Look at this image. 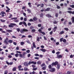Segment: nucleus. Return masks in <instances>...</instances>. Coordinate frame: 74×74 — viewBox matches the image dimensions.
Returning <instances> with one entry per match:
<instances>
[{"mask_svg": "<svg viewBox=\"0 0 74 74\" xmlns=\"http://www.w3.org/2000/svg\"><path fill=\"white\" fill-rule=\"evenodd\" d=\"M59 62L58 61H56L54 62H53L51 64V65L53 67V66H57L56 68L57 69L59 70L60 69V64H59Z\"/></svg>", "mask_w": 74, "mask_h": 74, "instance_id": "f257e3e1", "label": "nucleus"}, {"mask_svg": "<svg viewBox=\"0 0 74 74\" xmlns=\"http://www.w3.org/2000/svg\"><path fill=\"white\" fill-rule=\"evenodd\" d=\"M28 32V30L27 29H22L20 31L21 33H24V32Z\"/></svg>", "mask_w": 74, "mask_h": 74, "instance_id": "f03ea898", "label": "nucleus"}, {"mask_svg": "<svg viewBox=\"0 0 74 74\" xmlns=\"http://www.w3.org/2000/svg\"><path fill=\"white\" fill-rule=\"evenodd\" d=\"M23 24V25L25 26H27V24H26V23L25 21L23 22H21L19 23V25H22Z\"/></svg>", "mask_w": 74, "mask_h": 74, "instance_id": "7ed1b4c3", "label": "nucleus"}, {"mask_svg": "<svg viewBox=\"0 0 74 74\" xmlns=\"http://www.w3.org/2000/svg\"><path fill=\"white\" fill-rule=\"evenodd\" d=\"M14 26H16V24L15 23H10V25H8L9 27H14Z\"/></svg>", "mask_w": 74, "mask_h": 74, "instance_id": "20e7f679", "label": "nucleus"}, {"mask_svg": "<svg viewBox=\"0 0 74 74\" xmlns=\"http://www.w3.org/2000/svg\"><path fill=\"white\" fill-rule=\"evenodd\" d=\"M8 38H6V39L4 40V42L6 44H8Z\"/></svg>", "mask_w": 74, "mask_h": 74, "instance_id": "39448f33", "label": "nucleus"}, {"mask_svg": "<svg viewBox=\"0 0 74 74\" xmlns=\"http://www.w3.org/2000/svg\"><path fill=\"white\" fill-rule=\"evenodd\" d=\"M38 31L40 33H42V34L43 35H45V33L44 32H42L41 29H39L38 30Z\"/></svg>", "mask_w": 74, "mask_h": 74, "instance_id": "423d86ee", "label": "nucleus"}, {"mask_svg": "<svg viewBox=\"0 0 74 74\" xmlns=\"http://www.w3.org/2000/svg\"><path fill=\"white\" fill-rule=\"evenodd\" d=\"M50 71L51 72H54V71H55V69L53 68H51V69L50 70Z\"/></svg>", "mask_w": 74, "mask_h": 74, "instance_id": "0eeeda50", "label": "nucleus"}, {"mask_svg": "<svg viewBox=\"0 0 74 74\" xmlns=\"http://www.w3.org/2000/svg\"><path fill=\"white\" fill-rule=\"evenodd\" d=\"M24 64L25 66H26V67H28L29 66L27 62H24Z\"/></svg>", "mask_w": 74, "mask_h": 74, "instance_id": "6e6552de", "label": "nucleus"}, {"mask_svg": "<svg viewBox=\"0 0 74 74\" xmlns=\"http://www.w3.org/2000/svg\"><path fill=\"white\" fill-rule=\"evenodd\" d=\"M46 16L48 17L49 18H52V16H51V15L49 14H46Z\"/></svg>", "mask_w": 74, "mask_h": 74, "instance_id": "1a4fd4ad", "label": "nucleus"}, {"mask_svg": "<svg viewBox=\"0 0 74 74\" xmlns=\"http://www.w3.org/2000/svg\"><path fill=\"white\" fill-rule=\"evenodd\" d=\"M67 12H68V13H69V14H72L73 15H74V11L72 12L71 11H68Z\"/></svg>", "mask_w": 74, "mask_h": 74, "instance_id": "9d476101", "label": "nucleus"}, {"mask_svg": "<svg viewBox=\"0 0 74 74\" xmlns=\"http://www.w3.org/2000/svg\"><path fill=\"white\" fill-rule=\"evenodd\" d=\"M57 58H58V59H60V58H62V55H57Z\"/></svg>", "mask_w": 74, "mask_h": 74, "instance_id": "9b49d317", "label": "nucleus"}, {"mask_svg": "<svg viewBox=\"0 0 74 74\" xmlns=\"http://www.w3.org/2000/svg\"><path fill=\"white\" fill-rule=\"evenodd\" d=\"M51 8H47L45 10V11H49Z\"/></svg>", "mask_w": 74, "mask_h": 74, "instance_id": "f8f14e48", "label": "nucleus"}, {"mask_svg": "<svg viewBox=\"0 0 74 74\" xmlns=\"http://www.w3.org/2000/svg\"><path fill=\"white\" fill-rule=\"evenodd\" d=\"M35 42H34L33 43L32 45L33 47H34L35 48H36V44H35Z\"/></svg>", "mask_w": 74, "mask_h": 74, "instance_id": "ddd939ff", "label": "nucleus"}, {"mask_svg": "<svg viewBox=\"0 0 74 74\" xmlns=\"http://www.w3.org/2000/svg\"><path fill=\"white\" fill-rule=\"evenodd\" d=\"M53 30H54V32H55L56 31V29H57V27H55L53 28Z\"/></svg>", "mask_w": 74, "mask_h": 74, "instance_id": "4468645a", "label": "nucleus"}, {"mask_svg": "<svg viewBox=\"0 0 74 74\" xmlns=\"http://www.w3.org/2000/svg\"><path fill=\"white\" fill-rule=\"evenodd\" d=\"M27 11L28 12V13H32V12L31 11V10H30L29 9H28L27 10Z\"/></svg>", "mask_w": 74, "mask_h": 74, "instance_id": "2eb2a0df", "label": "nucleus"}, {"mask_svg": "<svg viewBox=\"0 0 74 74\" xmlns=\"http://www.w3.org/2000/svg\"><path fill=\"white\" fill-rule=\"evenodd\" d=\"M8 43H12L13 42V40H8Z\"/></svg>", "mask_w": 74, "mask_h": 74, "instance_id": "dca6fc26", "label": "nucleus"}, {"mask_svg": "<svg viewBox=\"0 0 74 74\" xmlns=\"http://www.w3.org/2000/svg\"><path fill=\"white\" fill-rule=\"evenodd\" d=\"M71 19L72 20V23H74V16L72 17Z\"/></svg>", "mask_w": 74, "mask_h": 74, "instance_id": "f3484780", "label": "nucleus"}, {"mask_svg": "<svg viewBox=\"0 0 74 74\" xmlns=\"http://www.w3.org/2000/svg\"><path fill=\"white\" fill-rule=\"evenodd\" d=\"M40 51H42V52H45L46 51V50L45 49H40Z\"/></svg>", "mask_w": 74, "mask_h": 74, "instance_id": "a211bd4d", "label": "nucleus"}, {"mask_svg": "<svg viewBox=\"0 0 74 74\" xmlns=\"http://www.w3.org/2000/svg\"><path fill=\"white\" fill-rule=\"evenodd\" d=\"M33 20L35 21H37V18L36 17H34L33 18Z\"/></svg>", "mask_w": 74, "mask_h": 74, "instance_id": "6ab92c4d", "label": "nucleus"}, {"mask_svg": "<svg viewBox=\"0 0 74 74\" xmlns=\"http://www.w3.org/2000/svg\"><path fill=\"white\" fill-rule=\"evenodd\" d=\"M37 64H38V65H39V64H41V62H40V61H38L37 62Z\"/></svg>", "mask_w": 74, "mask_h": 74, "instance_id": "aec40b11", "label": "nucleus"}, {"mask_svg": "<svg viewBox=\"0 0 74 74\" xmlns=\"http://www.w3.org/2000/svg\"><path fill=\"white\" fill-rule=\"evenodd\" d=\"M33 62H32V61H29L28 62V65H30V64H32Z\"/></svg>", "mask_w": 74, "mask_h": 74, "instance_id": "412c9836", "label": "nucleus"}, {"mask_svg": "<svg viewBox=\"0 0 74 74\" xmlns=\"http://www.w3.org/2000/svg\"><path fill=\"white\" fill-rule=\"evenodd\" d=\"M7 32H9V33H11V32H12V31L11 30L8 29L7 30Z\"/></svg>", "mask_w": 74, "mask_h": 74, "instance_id": "4be33fe9", "label": "nucleus"}, {"mask_svg": "<svg viewBox=\"0 0 74 74\" xmlns=\"http://www.w3.org/2000/svg\"><path fill=\"white\" fill-rule=\"evenodd\" d=\"M28 4L29 5V7H32V5H31V3L30 2L28 3Z\"/></svg>", "mask_w": 74, "mask_h": 74, "instance_id": "5701e85b", "label": "nucleus"}, {"mask_svg": "<svg viewBox=\"0 0 74 74\" xmlns=\"http://www.w3.org/2000/svg\"><path fill=\"white\" fill-rule=\"evenodd\" d=\"M51 65H52V64L48 66V68L49 69H52V66Z\"/></svg>", "mask_w": 74, "mask_h": 74, "instance_id": "b1692460", "label": "nucleus"}, {"mask_svg": "<svg viewBox=\"0 0 74 74\" xmlns=\"http://www.w3.org/2000/svg\"><path fill=\"white\" fill-rule=\"evenodd\" d=\"M64 31H62L60 33V34H64Z\"/></svg>", "mask_w": 74, "mask_h": 74, "instance_id": "393cba45", "label": "nucleus"}, {"mask_svg": "<svg viewBox=\"0 0 74 74\" xmlns=\"http://www.w3.org/2000/svg\"><path fill=\"white\" fill-rule=\"evenodd\" d=\"M62 41L64 43H66V41H67V40L65 39H64L62 40Z\"/></svg>", "mask_w": 74, "mask_h": 74, "instance_id": "a878e982", "label": "nucleus"}, {"mask_svg": "<svg viewBox=\"0 0 74 74\" xmlns=\"http://www.w3.org/2000/svg\"><path fill=\"white\" fill-rule=\"evenodd\" d=\"M16 68H15V67H14L12 69V71H16Z\"/></svg>", "mask_w": 74, "mask_h": 74, "instance_id": "bb28decb", "label": "nucleus"}, {"mask_svg": "<svg viewBox=\"0 0 74 74\" xmlns=\"http://www.w3.org/2000/svg\"><path fill=\"white\" fill-rule=\"evenodd\" d=\"M28 69L27 68V67H25L24 68V70L25 71H27Z\"/></svg>", "mask_w": 74, "mask_h": 74, "instance_id": "cd10ccee", "label": "nucleus"}, {"mask_svg": "<svg viewBox=\"0 0 74 74\" xmlns=\"http://www.w3.org/2000/svg\"><path fill=\"white\" fill-rule=\"evenodd\" d=\"M18 18L17 17H14L11 18L12 20H13V19H17Z\"/></svg>", "mask_w": 74, "mask_h": 74, "instance_id": "c85d7f7f", "label": "nucleus"}, {"mask_svg": "<svg viewBox=\"0 0 74 74\" xmlns=\"http://www.w3.org/2000/svg\"><path fill=\"white\" fill-rule=\"evenodd\" d=\"M25 43H24L23 42H21V45H23Z\"/></svg>", "mask_w": 74, "mask_h": 74, "instance_id": "c756f323", "label": "nucleus"}, {"mask_svg": "<svg viewBox=\"0 0 74 74\" xmlns=\"http://www.w3.org/2000/svg\"><path fill=\"white\" fill-rule=\"evenodd\" d=\"M44 6V4L43 3H42L41 6H40V7H42V8H43Z\"/></svg>", "mask_w": 74, "mask_h": 74, "instance_id": "7c9ffc66", "label": "nucleus"}, {"mask_svg": "<svg viewBox=\"0 0 74 74\" xmlns=\"http://www.w3.org/2000/svg\"><path fill=\"white\" fill-rule=\"evenodd\" d=\"M19 55L20 58H23V55H22V54H19Z\"/></svg>", "mask_w": 74, "mask_h": 74, "instance_id": "2f4dec72", "label": "nucleus"}, {"mask_svg": "<svg viewBox=\"0 0 74 74\" xmlns=\"http://www.w3.org/2000/svg\"><path fill=\"white\" fill-rule=\"evenodd\" d=\"M18 55H19V54L18 53H16L15 54V56L16 57V58H17L18 57Z\"/></svg>", "mask_w": 74, "mask_h": 74, "instance_id": "473e14b6", "label": "nucleus"}, {"mask_svg": "<svg viewBox=\"0 0 74 74\" xmlns=\"http://www.w3.org/2000/svg\"><path fill=\"white\" fill-rule=\"evenodd\" d=\"M2 22H5V20H3L2 19H1L0 20Z\"/></svg>", "mask_w": 74, "mask_h": 74, "instance_id": "72a5a7b5", "label": "nucleus"}, {"mask_svg": "<svg viewBox=\"0 0 74 74\" xmlns=\"http://www.w3.org/2000/svg\"><path fill=\"white\" fill-rule=\"evenodd\" d=\"M70 7H71L72 8H74V5H70Z\"/></svg>", "mask_w": 74, "mask_h": 74, "instance_id": "f704fd0d", "label": "nucleus"}, {"mask_svg": "<svg viewBox=\"0 0 74 74\" xmlns=\"http://www.w3.org/2000/svg\"><path fill=\"white\" fill-rule=\"evenodd\" d=\"M37 41H38V42H39L40 41V38L39 37H38L36 39Z\"/></svg>", "mask_w": 74, "mask_h": 74, "instance_id": "c9c22d12", "label": "nucleus"}, {"mask_svg": "<svg viewBox=\"0 0 74 74\" xmlns=\"http://www.w3.org/2000/svg\"><path fill=\"white\" fill-rule=\"evenodd\" d=\"M72 72H70V71H67V74H71Z\"/></svg>", "mask_w": 74, "mask_h": 74, "instance_id": "e433bc0d", "label": "nucleus"}, {"mask_svg": "<svg viewBox=\"0 0 74 74\" xmlns=\"http://www.w3.org/2000/svg\"><path fill=\"white\" fill-rule=\"evenodd\" d=\"M42 69L43 70H46V67L45 66L43 67L42 68Z\"/></svg>", "mask_w": 74, "mask_h": 74, "instance_id": "4c0bfd02", "label": "nucleus"}, {"mask_svg": "<svg viewBox=\"0 0 74 74\" xmlns=\"http://www.w3.org/2000/svg\"><path fill=\"white\" fill-rule=\"evenodd\" d=\"M58 22L56 21H55L53 22V23L54 24H56L58 23Z\"/></svg>", "mask_w": 74, "mask_h": 74, "instance_id": "58836bf2", "label": "nucleus"}, {"mask_svg": "<svg viewBox=\"0 0 74 74\" xmlns=\"http://www.w3.org/2000/svg\"><path fill=\"white\" fill-rule=\"evenodd\" d=\"M35 56H40L38 54L36 53L35 54Z\"/></svg>", "mask_w": 74, "mask_h": 74, "instance_id": "ea45409f", "label": "nucleus"}, {"mask_svg": "<svg viewBox=\"0 0 74 74\" xmlns=\"http://www.w3.org/2000/svg\"><path fill=\"white\" fill-rule=\"evenodd\" d=\"M8 74V71H4V74Z\"/></svg>", "mask_w": 74, "mask_h": 74, "instance_id": "a19ab883", "label": "nucleus"}, {"mask_svg": "<svg viewBox=\"0 0 74 74\" xmlns=\"http://www.w3.org/2000/svg\"><path fill=\"white\" fill-rule=\"evenodd\" d=\"M63 38H62L60 39V40L61 42H62V41H63Z\"/></svg>", "mask_w": 74, "mask_h": 74, "instance_id": "79ce46f5", "label": "nucleus"}, {"mask_svg": "<svg viewBox=\"0 0 74 74\" xmlns=\"http://www.w3.org/2000/svg\"><path fill=\"white\" fill-rule=\"evenodd\" d=\"M12 15L10 14V15H9V18H12Z\"/></svg>", "mask_w": 74, "mask_h": 74, "instance_id": "37998d69", "label": "nucleus"}, {"mask_svg": "<svg viewBox=\"0 0 74 74\" xmlns=\"http://www.w3.org/2000/svg\"><path fill=\"white\" fill-rule=\"evenodd\" d=\"M16 30H17V31L18 32H20V29H19V28H17Z\"/></svg>", "mask_w": 74, "mask_h": 74, "instance_id": "c03bdc74", "label": "nucleus"}, {"mask_svg": "<svg viewBox=\"0 0 74 74\" xmlns=\"http://www.w3.org/2000/svg\"><path fill=\"white\" fill-rule=\"evenodd\" d=\"M26 52H23V56H25V55H26Z\"/></svg>", "mask_w": 74, "mask_h": 74, "instance_id": "a18cd8bd", "label": "nucleus"}, {"mask_svg": "<svg viewBox=\"0 0 74 74\" xmlns=\"http://www.w3.org/2000/svg\"><path fill=\"white\" fill-rule=\"evenodd\" d=\"M64 29L65 30H66V31H68L69 30V29L68 28H65Z\"/></svg>", "mask_w": 74, "mask_h": 74, "instance_id": "49530a36", "label": "nucleus"}, {"mask_svg": "<svg viewBox=\"0 0 74 74\" xmlns=\"http://www.w3.org/2000/svg\"><path fill=\"white\" fill-rule=\"evenodd\" d=\"M1 14H5V12H4L3 11H2L1 12Z\"/></svg>", "mask_w": 74, "mask_h": 74, "instance_id": "de8ad7c7", "label": "nucleus"}, {"mask_svg": "<svg viewBox=\"0 0 74 74\" xmlns=\"http://www.w3.org/2000/svg\"><path fill=\"white\" fill-rule=\"evenodd\" d=\"M32 64H37V62H36L32 61Z\"/></svg>", "mask_w": 74, "mask_h": 74, "instance_id": "09e8293b", "label": "nucleus"}, {"mask_svg": "<svg viewBox=\"0 0 74 74\" xmlns=\"http://www.w3.org/2000/svg\"><path fill=\"white\" fill-rule=\"evenodd\" d=\"M30 22H33V20L31 18L29 19V21Z\"/></svg>", "mask_w": 74, "mask_h": 74, "instance_id": "8fccbe9b", "label": "nucleus"}, {"mask_svg": "<svg viewBox=\"0 0 74 74\" xmlns=\"http://www.w3.org/2000/svg\"><path fill=\"white\" fill-rule=\"evenodd\" d=\"M55 16L56 18H57V17H58V13H56V14Z\"/></svg>", "mask_w": 74, "mask_h": 74, "instance_id": "3c124183", "label": "nucleus"}, {"mask_svg": "<svg viewBox=\"0 0 74 74\" xmlns=\"http://www.w3.org/2000/svg\"><path fill=\"white\" fill-rule=\"evenodd\" d=\"M33 70H34L35 71H36V70H37V68H33Z\"/></svg>", "mask_w": 74, "mask_h": 74, "instance_id": "603ef678", "label": "nucleus"}, {"mask_svg": "<svg viewBox=\"0 0 74 74\" xmlns=\"http://www.w3.org/2000/svg\"><path fill=\"white\" fill-rule=\"evenodd\" d=\"M38 26L39 27H41V24H39L38 25Z\"/></svg>", "mask_w": 74, "mask_h": 74, "instance_id": "864d4df0", "label": "nucleus"}, {"mask_svg": "<svg viewBox=\"0 0 74 74\" xmlns=\"http://www.w3.org/2000/svg\"><path fill=\"white\" fill-rule=\"evenodd\" d=\"M32 32H36V30L35 29H33L32 30Z\"/></svg>", "mask_w": 74, "mask_h": 74, "instance_id": "5fc2aeb1", "label": "nucleus"}, {"mask_svg": "<svg viewBox=\"0 0 74 74\" xmlns=\"http://www.w3.org/2000/svg\"><path fill=\"white\" fill-rule=\"evenodd\" d=\"M45 64H44V63L42 64V65H41V66L42 67H43V66H45Z\"/></svg>", "mask_w": 74, "mask_h": 74, "instance_id": "6e6d98bb", "label": "nucleus"}, {"mask_svg": "<svg viewBox=\"0 0 74 74\" xmlns=\"http://www.w3.org/2000/svg\"><path fill=\"white\" fill-rule=\"evenodd\" d=\"M28 38H32V36H31V35H29L28 36Z\"/></svg>", "mask_w": 74, "mask_h": 74, "instance_id": "4d7b16f0", "label": "nucleus"}, {"mask_svg": "<svg viewBox=\"0 0 74 74\" xmlns=\"http://www.w3.org/2000/svg\"><path fill=\"white\" fill-rule=\"evenodd\" d=\"M15 22H19V20H16L14 21Z\"/></svg>", "mask_w": 74, "mask_h": 74, "instance_id": "13d9d810", "label": "nucleus"}, {"mask_svg": "<svg viewBox=\"0 0 74 74\" xmlns=\"http://www.w3.org/2000/svg\"><path fill=\"white\" fill-rule=\"evenodd\" d=\"M26 52L27 53H30V50H28L26 51Z\"/></svg>", "mask_w": 74, "mask_h": 74, "instance_id": "bf43d9fd", "label": "nucleus"}, {"mask_svg": "<svg viewBox=\"0 0 74 74\" xmlns=\"http://www.w3.org/2000/svg\"><path fill=\"white\" fill-rule=\"evenodd\" d=\"M73 58V55L71 54L70 56V58Z\"/></svg>", "mask_w": 74, "mask_h": 74, "instance_id": "052dcab7", "label": "nucleus"}, {"mask_svg": "<svg viewBox=\"0 0 74 74\" xmlns=\"http://www.w3.org/2000/svg\"><path fill=\"white\" fill-rule=\"evenodd\" d=\"M18 69H21V68H22V66L19 65L18 66Z\"/></svg>", "mask_w": 74, "mask_h": 74, "instance_id": "680f3d73", "label": "nucleus"}, {"mask_svg": "<svg viewBox=\"0 0 74 74\" xmlns=\"http://www.w3.org/2000/svg\"><path fill=\"white\" fill-rule=\"evenodd\" d=\"M8 58H12V56H11V55L8 56Z\"/></svg>", "mask_w": 74, "mask_h": 74, "instance_id": "e2e57ef3", "label": "nucleus"}, {"mask_svg": "<svg viewBox=\"0 0 74 74\" xmlns=\"http://www.w3.org/2000/svg\"><path fill=\"white\" fill-rule=\"evenodd\" d=\"M32 67H33V68H34V67H36V66L33 64L32 65Z\"/></svg>", "mask_w": 74, "mask_h": 74, "instance_id": "0e129e2a", "label": "nucleus"}, {"mask_svg": "<svg viewBox=\"0 0 74 74\" xmlns=\"http://www.w3.org/2000/svg\"><path fill=\"white\" fill-rule=\"evenodd\" d=\"M24 21H27V18H24Z\"/></svg>", "mask_w": 74, "mask_h": 74, "instance_id": "69168bd1", "label": "nucleus"}, {"mask_svg": "<svg viewBox=\"0 0 74 74\" xmlns=\"http://www.w3.org/2000/svg\"><path fill=\"white\" fill-rule=\"evenodd\" d=\"M13 64V62H10V63H9V65H12Z\"/></svg>", "mask_w": 74, "mask_h": 74, "instance_id": "338daca9", "label": "nucleus"}, {"mask_svg": "<svg viewBox=\"0 0 74 74\" xmlns=\"http://www.w3.org/2000/svg\"><path fill=\"white\" fill-rule=\"evenodd\" d=\"M59 53H60V52H59V51H58L56 53V54L57 55H59Z\"/></svg>", "mask_w": 74, "mask_h": 74, "instance_id": "774afa93", "label": "nucleus"}]
</instances>
